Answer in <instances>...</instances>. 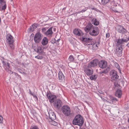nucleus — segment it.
<instances>
[{"label": "nucleus", "mask_w": 129, "mask_h": 129, "mask_svg": "<svg viewBox=\"0 0 129 129\" xmlns=\"http://www.w3.org/2000/svg\"><path fill=\"white\" fill-rule=\"evenodd\" d=\"M49 119L48 121L55 120L56 119V116L55 114L52 111H50L49 112Z\"/></svg>", "instance_id": "nucleus-18"}, {"label": "nucleus", "mask_w": 129, "mask_h": 129, "mask_svg": "<svg viewBox=\"0 0 129 129\" xmlns=\"http://www.w3.org/2000/svg\"><path fill=\"white\" fill-rule=\"evenodd\" d=\"M3 118L2 116H0V123L3 122Z\"/></svg>", "instance_id": "nucleus-39"}, {"label": "nucleus", "mask_w": 129, "mask_h": 129, "mask_svg": "<svg viewBox=\"0 0 129 129\" xmlns=\"http://www.w3.org/2000/svg\"><path fill=\"white\" fill-rule=\"evenodd\" d=\"M109 0H101L102 4L104 5H105L109 2Z\"/></svg>", "instance_id": "nucleus-29"}, {"label": "nucleus", "mask_w": 129, "mask_h": 129, "mask_svg": "<svg viewBox=\"0 0 129 129\" xmlns=\"http://www.w3.org/2000/svg\"><path fill=\"white\" fill-rule=\"evenodd\" d=\"M118 46L117 47L116 49V53L118 56L120 57L122 55V51L123 50V48L122 47L123 46L117 45Z\"/></svg>", "instance_id": "nucleus-12"}, {"label": "nucleus", "mask_w": 129, "mask_h": 129, "mask_svg": "<svg viewBox=\"0 0 129 129\" xmlns=\"http://www.w3.org/2000/svg\"><path fill=\"white\" fill-rule=\"evenodd\" d=\"M56 42V40L55 39H53L51 41V43L53 44L55 43Z\"/></svg>", "instance_id": "nucleus-38"}, {"label": "nucleus", "mask_w": 129, "mask_h": 129, "mask_svg": "<svg viewBox=\"0 0 129 129\" xmlns=\"http://www.w3.org/2000/svg\"><path fill=\"white\" fill-rule=\"evenodd\" d=\"M107 99L112 101L113 104L115 103L118 101L117 99L116 98L110 95H109L108 96V97L107 98Z\"/></svg>", "instance_id": "nucleus-20"}, {"label": "nucleus", "mask_w": 129, "mask_h": 129, "mask_svg": "<svg viewBox=\"0 0 129 129\" xmlns=\"http://www.w3.org/2000/svg\"><path fill=\"white\" fill-rule=\"evenodd\" d=\"M83 69L84 72L87 76L90 75L93 73V70L88 65L84 66Z\"/></svg>", "instance_id": "nucleus-5"}, {"label": "nucleus", "mask_w": 129, "mask_h": 129, "mask_svg": "<svg viewBox=\"0 0 129 129\" xmlns=\"http://www.w3.org/2000/svg\"><path fill=\"white\" fill-rule=\"evenodd\" d=\"M60 40V39H59L57 40V42H59V41Z\"/></svg>", "instance_id": "nucleus-46"}, {"label": "nucleus", "mask_w": 129, "mask_h": 129, "mask_svg": "<svg viewBox=\"0 0 129 129\" xmlns=\"http://www.w3.org/2000/svg\"><path fill=\"white\" fill-rule=\"evenodd\" d=\"M69 59L71 61H73L74 60V58L72 56H70L69 57Z\"/></svg>", "instance_id": "nucleus-36"}, {"label": "nucleus", "mask_w": 129, "mask_h": 129, "mask_svg": "<svg viewBox=\"0 0 129 129\" xmlns=\"http://www.w3.org/2000/svg\"><path fill=\"white\" fill-rule=\"evenodd\" d=\"M2 63L3 64L4 67L5 68V70L7 72L10 71L11 72L10 70L11 66L10 64L8 62H7L5 60L3 61Z\"/></svg>", "instance_id": "nucleus-10"}, {"label": "nucleus", "mask_w": 129, "mask_h": 129, "mask_svg": "<svg viewBox=\"0 0 129 129\" xmlns=\"http://www.w3.org/2000/svg\"><path fill=\"white\" fill-rule=\"evenodd\" d=\"M86 8H85V9H86ZM87 10V9H83L81 11V13H83L84 12H85L86 10Z\"/></svg>", "instance_id": "nucleus-42"}, {"label": "nucleus", "mask_w": 129, "mask_h": 129, "mask_svg": "<svg viewBox=\"0 0 129 129\" xmlns=\"http://www.w3.org/2000/svg\"><path fill=\"white\" fill-rule=\"evenodd\" d=\"M62 102L59 99H57L54 102V106L55 108L59 109L62 106Z\"/></svg>", "instance_id": "nucleus-11"}, {"label": "nucleus", "mask_w": 129, "mask_h": 129, "mask_svg": "<svg viewBox=\"0 0 129 129\" xmlns=\"http://www.w3.org/2000/svg\"><path fill=\"white\" fill-rule=\"evenodd\" d=\"M46 29L45 28H43L42 29V31H44L46 30Z\"/></svg>", "instance_id": "nucleus-43"}, {"label": "nucleus", "mask_w": 129, "mask_h": 129, "mask_svg": "<svg viewBox=\"0 0 129 129\" xmlns=\"http://www.w3.org/2000/svg\"><path fill=\"white\" fill-rule=\"evenodd\" d=\"M74 34L77 36H81L83 35L82 31L79 29H75L73 31Z\"/></svg>", "instance_id": "nucleus-19"}, {"label": "nucleus", "mask_w": 129, "mask_h": 129, "mask_svg": "<svg viewBox=\"0 0 129 129\" xmlns=\"http://www.w3.org/2000/svg\"><path fill=\"white\" fill-rule=\"evenodd\" d=\"M96 78V75H94V76H92L90 77V79L92 80H94Z\"/></svg>", "instance_id": "nucleus-37"}, {"label": "nucleus", "mask_w": 129, "mask_h": 129, "mask_svg": "<svg viewBox=\"0 0 129 129\" xmlns=\"http://www.w3.org/2000/svg\"><path fill=\"white\" fill-rule=\"evenodd\" d=\"M43 37V35L42 34L39 32H38L35 35L34 41L36 43H38L41 42Z\"/></svg>", "instance_id": "nucleus-6"}, {"label": "nucleus", "mask_w": 129, "mask_h": 129, "mask_svg": "<svg viewBox=\"0 0 129 129\" xmlns=\"http://www.w3.org/2000/svg\"><path fill=\"white\" fill-rule=\"evenodd\" d=\"M81 13V11H78L76 13H77V14H79L80 13Z\"/></svg>", "instance_id": "nucleus-44"}, {"label": "nucleus", "mask_w": 129, "mask_h": 129, "mask_svg": "<svg viewBox=\"0 0 129 129\" xmlns=\"http://www.w3.org/2000/svg\"><path fill=\"white\" fill-rule=\"evenodd\" d=\"M48 43V40L47 38L46 37H44L41 42L42 44L43 45H45L47 44Z\"/></svg>", "instance_id": "nucleus-23"}, {"label": "nucleus", "mask_w": 129, "mask_h": 129, "mask_svg": "<svg viewBox=\"0 0 129 129\" xmlns=\"http://www.w3.org/2000/svg\"><path fill=\"white\" fill-rule=\"evenodd\" d=\"M37 27V24H33L31 26L30 28V31L33 32L34 31L35 29Z\"/></svg>", "instance_id": "nucleus-25"}, {"label": "nucleus", "mask_w": 129, "mask_h": 129, "mask_svg": "<svg viewBox=\"0 0 129 129\" xmlns=\"http://www.w3.org/2000/svg\"><path fill=\"white\" fill-rule=\"evenodd\" d=\"M30 93L31 94V95H33V94H32V93H31V92Z\"/></svg>", "instance_id": "nucleus-49"}, {"label": "nucleus", "mask_w": 129, "mask_h": 129, "mask_svg": "<svg viewBox=\"0 0 129 129\" xmlns=\"http://www.w3.org/2000/svg\"><path fill=\"white\" fill-rule=\"evenodd\" d=\"M47 96L50 102L52 103L54 102V99L56 97L55 95L52 94L50 93L47 92Z\"/></svg>", "instance_id": "nucleus-16"}, {"label": "nucleus", "mask_w": 129, "mask_h": 129, "mask_svg": "<svg viewBox=\"0 0 129 129\" xmlns=\"http://www.w3.org/2000/svg\"><path fill=\"white\" fill-rule=\"evenodd\" d=\"M93 43V44L92 43V45H91L92 46V49L95 50L97 49L98 47L97 45L99 44V42H98L97 43Z\"/></svg>", "instance_id": "nucleus-26"}, {"label": "nucleus", "mask_w": 129, "mask_h": 129, "mask_svg": "<svg viewBox=\"0 0 129 129\" xmlns=\"http://www.w3.org/2000/svg\"><path fill=\"white\" fill-rule=\"evenodd\" d=\"M114 64L115 67L117 68L118 70L120 69V67L118 64L116 62L114 63Z\"/></svg>", "instance_id": "nucleus-33"}, {"label": "nucleus", "mask_w": 129, "mask_h": 129, "mask_svg": "<svg viewBox=\"0 0 129 129\" xmlns=\"http://www.w3.org/2000/svg\"><path fill=\"white\" fill-rule=\"evenodd\" d=\"M106 38H109L110 37V33H107L106 34Z\"/></svg>", "instance_id": "nucleus-40"}, {"label": "nucleus", "mask_w": 129, "mask_h": 129, "mask_svg": "<svg viewBox=\"0 0 129 129\" xmlns=\"http://www.w3.org/2000/svg\"><path fill=\"white\" fill-rule=\"evenodd\" d=\"M62 110L63 114L66 116L69 115L70 114V107L67 105H64L62 108Z\"/></svg>", "instance_id": "nucleus-7"}, {"label": "nucleus", "mask_w": 129, "mask_h": 129, "mask_svg": "<svg viewBox=\"0 0 129 129\" xmlns=\"http://www.w3.org/2000/svg\"><path fill=\"white\" fill-rule=\"evenodd\" d=\"M18 71L20 73H21V72L20 71V69H18Z\"/></svg>", "instance_id": "nucleus-47"}, {"label": "nucleus", "mask_w": 129, "mask_h": 129, "mask_svg": "<svg viewBox=\"0 0 129 129\" xmlns=\"http://www.w3.org/2000/svg\"><path fill=\"white\" fill-rule=\"evenodd\" d=\"M128 20L129 21V18L128 19Z\"/></svg>", "instance_id": "nucleus-52"}, {"label": "nucleus", "mask_w": 129, "mask_h": 129, "mask_svg": "<svg viewBox=\"0 0 129 129\" xmlns=\"http://www.w3.org/2000/svg\"><path fill=\"white\" fill-rule=\"evenodd\" d=\"M6 39L7 42L9 45L10 48L11 49L10 51H12L15 48L14 43V39L12 36L10 34H7L6 36Z\"/></svg>", "instance_id": "nucleus-2"}, {"label": "nucleus", "mask_w": 129, "mask_h": 129, "mask_svg": "<svg viewBox=\"0 0 129 129\" xmlns=\"http://www.w3.org/2000/svg\"><path fill=\"white\" fill-rule=\"evenodd\" d=\"M43 52V50L42 49V48L40 47H38V53H41Z\"/></svg>", "instance_id": "nucleus-30"}, {"label": "nucleus", "mask_w": 129, "mask_h": 129, "mask_svg": "<svg viewBox=\"0 0 129 129\" xmlns=\"http://www.w3.org/2000/svg\"><path fill=\"white\" fill-rule=\"evenodd\" d=\"M99 62L98 59H95L91 61L88 64V66L90 68L96 66Z\"/></svg>", "instance_id": "nucleus-13"}, {"label": "nucleus", "mask_w": 129, "mask_h": 129, "mask_svg": "<svg viewBox=\"0 0 129 129\" xmlns=\"http://www.w3.org/2000/svg\"><path fill=\"white\" fill-rule=\"evenodd\" d=\"M81 40L82 41L84 42L85 45H92L93 42H91L92 38L88 37H84L81 38Z\"/></svg>", "instance_id": "nucleus-9"}, {"label": "nucleus", "mask_w": 129, "mask_h": 129, "mask_svg": "<svg viewBox=\"0 0 129 129\" xmlns=\"http://www.w3.org/2000/svg\"><path fill=\"white\" fill-rule=\"evenodd\" d=\"M115 94L116 96L118 97V98H120L121 96L122 91L120 89H117L116 91Z\"/></svg>", "instance_id": "nucleus-22"}, {"label": "nucleus", "mask_w": 129, "mask_h": 129, "mask_svg": "<svg viewBox=\"0 0 129 129\" xmlns=\"http://www.w3.org/2000/svg\"><path fill=\"white\" fill-rule=\"evenodd\" d=\"M4 4V5L3 6L2 8V10H5L6 8V3H3V4Z\"/></svg>", "instance_id": "nucleus-34"}, {"label": "nucleus", "mask_w": 129, "mask_h": 129, "mask_svg": "<svg viewBox=\"0 0 129 129\" xmlns=\"http://www.w3.org/2000/svg\"><path fill=\"white\" fill-rule=\"evenodd\" d=\"M84 120L80 114L75 116L72 121V123L74 125L82 126L83 124Z\"/></svg>", "instance_id": "nucleus-1"}, {"label": "nucleus", "mask_w": 129, "mask_h": 129, "mask_svg": "<svg viewBox=\"0 0 129 129\" xmlns=\"http://www.w3.org/2000/svg\"><path fill=\"white\" fill-rule=\"evenodd\" d=\"M35 58H37L38 59H42L43 58V57L42 56L38 55L37 56H35Z\"/></svg>", "instance_id": "nucleus-31"}, {"label": "nucleus", "mask_w": 129, "mask_h": 129, "mask_svg": "<svg viewBox=\"0 0 129 129\" xmlns=\"http://www.w3.org/2000/svg\"><path fill=\"white\" fill-rule=\"evenodd\" d=\"M30 129H39L37 126L35 125L33 127H31Z\"/></svg>", "instance_id": "nucleus-35"}, {"label": "nucleus", "mask_w": 129, "mask_h": 129, "mask_svg": "<svg viewBox=\"0 0 129 129\" xmlns=\"http://www.w3.org/2000/svg\"><path fill=\"white\" fill-rule=\"evenodd\" d=\"M126 46L128 47H129V42L126 45Z\"/></svg>", "instance_id": "nucleus-45"}, {"label": "nucleus", "mask_w": 129, "mask_h": 129, "mask_svg": "<svg viewBox=\"0 0 129 129\" xmlns=\"http://www.w3.org/2000/svg\"><path fill=\"white\" fill-rule=\"evenodd\" d=\"M58 77L59 80L61 81L64 80V76L61 71H59L58 73Z\"/></svg>", "instance_id": "nucleus-21"}, {"label": "nucleus", "mask_w": 129, "mask_h": 129, "mask_svg": "<svg viewBox=\"0 0 129 129\" xmlns=\"http://www.w3.org/2000/svg\"><path fill=\"white\" fill-rule=\"evenodd\" d=\"M117 31L119 33L122 34H125L127 32L126 29L121 25L118 26Z\"/></svg>", "instance_id": "nucleus-17"}, {"label": "nucleus", "mask_w": 129, "mask_h": 129, "mask_svg": "<svg viewBox=\"0 0 129 129\" xmlns=\"http://www.w3.org/2000/svg\"><path fill=\"white\" fill-rule=\"evenodd\" d=\"M99 33V28L97 27L94 26L89 34L92 36H96L98 35Z\"/></svg>", "instance_id": "nucleus-8"}, {"label": "nucleus", "mask_w": 129, "mask_h": 129, "mask_svg": "<svg viewBox=\"0 0 129 129\" xmlns=\"http://www.w3.org/2000/svg\"><path fill=\"white\" fill-rule=\"evenodd\" d=\"M29 90L30 92H31V91H30V89H29Z\"/></svg>", "instance_id": "nucleus-50"}, {"label": "nucleus", "mask_w": 129, "mask_h": 129, "mask_svg": "<svg viewBox=\"0 0 129 129\" xmlns=\"http://www.w3.org/2000/svg\"><path fill=\"white\" fill-rule=\"evenodd\" d=\"M91 22L92 24L95 25H98L99 24V21L98 20H97L96 19L94 18H93Z\"/></svg>", "instance_id": "nucleus-24"}, {"label": "nucleus", "mask_w": 129, "mask_h": 129, "mask_svg": "<svg viewBox=\"0 0 129 129\" xmlns=\"http://www.w3.org/2000/svg\"><path fill=\"white\" fill-rule=\"evenodd\" d=\"M93 26L91 23H89L84 28V29L86 33L89 32V33Z\"/></svg>", "instance_id": "nucleus-14"}, {"label": "nucleus", "mask_w": 129, "mask_h": 129, "mask_svg": "<svg viewBox=\"0 0 129 129\" xmlns=\"http://www.w3.org/2000/svg\"><path fill=\"white\" fill-rule=\"evenodd\" d=\"M49 123L51 124L54 126H56L58 125V123L54 121V120L48 121Z\"/></svg>", "instance_id": "nucleus-28"}, {"label": "nucleus", "mask_w": 129, "mask_h": 129, "mask_svg": "<svg viewBox=\"0 0 129 129\" xmlns=\"http://www.w3.org/2000/svg\"><path fill=\"white\" fill-rule=\"evenodd\" d=\"M109 74L111 76V80L112 82L116 80L118 78L119 76L117 75V72L115 70L111 71L109 73Z\"/></svg>", "instance_id": "nucleus-4"}, {"label": "nucleus", "mask_w": 129, "mask_h": 129, "mask_svg": "<svg viewBox=\"0 0 129 129\" xmlns=\"http://www.w3.org/2000/svg\"><path fill=\"white\" fill-rule=\"evenodd\" d=\"M110 69V68L108 67L107 69H105L102 72L103 73H107Z\"/></svg>", "instance_id": "nucleus-32"}, {"label": "nucleus", "mask_w": 129, "mask_h": 129, "mask_svg": "<svg viewBox=\"0 0 129 129\" xmlns=\"http://www.w3.org/2000/svg\"><path fill=\"white\" fill-rule=\"evenodd\" d=\"M14 73L15 75L16 76H18V77H19V78L21 79V77L20 75H19L18 74L15 73L14 72Z\"/></svg>", "instance_id": "nucleus-41"}, {"label": "nucleus", "mask_w": 129, "mask_h": 129, "mask_svg": "<svg viewBox=\"0 0 129 129\" xmlns=\"http://www.w3.org/2000/svg\"><path fill=\"white\" fill-rule=\"evenodd\" d=\"M12 74L13 73V72H12L11 73Z\"/></svg>", "instance_id": "nucleus-51"}, {"label": "nucleus", "mask_w": 129, "mask_h": 129, "mask_svg": "<svg viewBox=\"0 0 129 129\" xmlns=\"http://www.w3.org/2000/svg\"><path fill=\"white\" fill-rule=\"evenodd\" d=\"M99 67L101 68L104 69L107 66V62L104 60H101L98 63Z\"/></svg>", "instance_id": "nucleus-15"}, {"label": "nucleus", "mask_w": 129, "mask_h": 129, "mask_svg": "<svg viewBox=\"0 0 129 129\" xmlns=\"http://www.w3.org/2000/svg\"><path fill=\"white\" fill-rule=\"evenodd\" d=\"M52 33V28H50L47 30L46 33V34L47 35H51Z\"/></svg>", "instance_id": "nucleus-27"}, {"label": "nucleus", "mask_w": 129, "mask_h": 129, "mask_svg": "<svg viewBox=\"0 0 129 129\" xmlns=\"http://www.w3.org/2000/svg\"><path fill=\"white\" fill-rule=\"evenodd\" d=\"M129 40V36L124 35L123 38L117 40V45L122 46L124 43H127Z\"/></svg>", "instance_id": "nucleus-3"}, {"label": "nucleus", "mask_w": 129, "mask_h": 129, "mask_svg": "<svg viewBox=\"0 0 129 129\" xmlns=\"http://www.w3.org/2000/svg\"><path fill=\"white\" fill-rule=\"evenodd\" d=\"M127 121H128V122L129 123V118H128V120H127Z\"/></svg>", "instance_id": "nucleus-48"}]
</instances>
